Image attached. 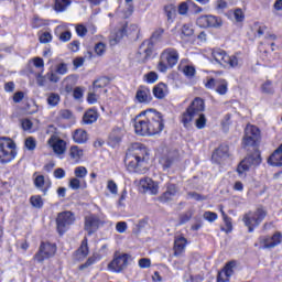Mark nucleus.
I'll use <instances>...</instances> for the list:
<instances>
[{"label": "nucleus", "instance_id": "f257e3e1", "mask_svg": "<svg viewBox=\"0 0 282 282\" xmlns=\"http://www.w3.org/2000/svg\"><path fill=\"white\" fill-rule=\"evenodd\" d=\"M134 131L137 135H158L164 131L162 112L148 109L135 116Z\"/></svg>", "mask_w": 282, "mask_h": 282}, {"label": "nucleus", "instance_id": "f03ea898", "mask_svg": "<svg viewBox=\"0 0 282 282\" xmlns=\"http://www.w3.org/2000/svg\"><path fill=\"white\" fill-rule=\"evenodd\" d=\"M127 160H131L128 163V171H130V173L144 175V173L149 171V169H147L149 162V149H147L144 144L133 143L130 148V153L127 154Z\"/></svg>", "mask_w": 282, "mask_h": 282}, {"label": "nucleus", "instance_id": "7ed1b4c3", "mask_svg": "<svg viewBox=\"0 0 282 282\" xmlns=\"http://www.w3.org/2000/svg\"><path fill=\"white\" fill-rule=\"evenodd\" d=\"M205 109H206V104L204 102V99H202V97L194 98L191 105L182 113L181 122L183 127H185V129H188L195 116H199L203 111H205Z\"/></svg>", "mask_w": 282, "mask_h": 282}, {"label": "nucleus", "instance_id": "20e7f679", "mask_svg": "<svg viewBox=\"0 0 282 282\" xmlns=\"http://www.w3.org/2000/svg\"><path fill=\"white\" fill-rule=\"evenodd\" d=\"M17 158V143L10 137H0V164H9Z\"/></svg>", "mask_w": 282, "mask_h": 282}, {"label": "nucleus", "instance_id": "39448f33", "mask_svg": "<svg viewBox=\"0 0 282 282\" xmlns=\"http://www.w3.org/2000/svg\"><path fill=\"white\" fill-rule=\"evenodd\" d=\"M180 61V53L173 47L165 48L160 56L158 69L161 73H166L169 68L175 67Z\"/></svg>", "mask_w": 282, "mask_h": 282}, {"label": "nucleus", "instance_id": "423d86ee", "mask_svg": "<svg viewBox=\"0 0 282 282\" xmlns=\"http://www.w3.org/2000/svg\"><path fill=\"white\" fill-rule=\"evenodd\" d=\"M268 212L263 207H259L256 212H248L243 215L242 221L248 228V232H254V228L261 225L265 219Z\"/></svg>", "mask_w": 282, "mask_h": 282}, {"label": "nucleus", "instance_id": "0eeeda50", "mask_svg": "<svg viewBox=\"0 0 282 282\" xmlns=\"http://www.w3.org/2000/svg\"><path fill=\"white\" fill-rule=\"evenodd\" d=\"M133 261V258L129 253H115L113 259L108 264V270L110 272H115L117 274H120L123 270H127L129 268V262Z\"/></svg>", "mask_w": 282, "mask_h": 282}, {"label": "nucleus", "instance_id": "6e6552de", "mask_svg": "<svg viewBox=\"0 0 282 282\" xmlns=\"http://www.w3.org/2000/svg\"><path fill=\"white\" fill-rule=\"evenodd\" d=\"M212 56L218 65H221L223 67H239V58H237L236 55L230 56L226 51L221 48L214 50L212 52Z\"/></svg>", "mask_w": 282, "mask_h": 282}, {"label": "nucleus", "instance_id": "1a4fd4ad", "mask_svg": "<svg viewBox=\"0 0 282 282\" xmlns=\"http://www.w3.org/2000/svg\"><path fill=\"white\" fill-rule=\"evenodd\" d=\"M74 221H76V216L74 213L69 210L59 213L56 218V228L58 235L63 236L66 234L67 230H69V226H72Z\"/></svg>", "mask_w": 282, "mask_h": 282}, {"label": "nucleus", "instance_id": "9d476101", "mask_svg": "<svg viewBox=\"0 0 282 282\" xmlns=\"http://www.w3.org/2000/svg\"><path fill=\"white\" fill-rule=\"evenodd\" d=\"M259 164H261V154L259 152L248 155L237 166L239 177L246 176V173L250 171V166H259Z\"/></svg>", "mask_w": 282, "mask_h": 282}, {"label": "nucleus", "instance_id": "9b49d317", "mask_svg": "<svg viewBox=\"0 0 282 282\" xmlns=\"http://www.w3.org/2000/svg\"><path fill=\"white\" fill-rule=\"evenodd\" d=\"M56 254V245H52L50 242H41L37 252L34 254V261L37 263H43L45 259H51Z\"/></svg>", "mask_w": 282, "mask_h": 282}, {"label": "nucleus", "instance_id": "f8f14e48", "mask_svg": "<svg viewBox=\"0 0 282 282\" xmlns=\"http://www.w3.org/2000/svg\"><path fill=\"white\" fill-rule=\"evenodd\" d=\"M260 250H272L282 243L281 231H275L272 236L259 237Z\"/></svg>", "mask_w": 282, "mask_h": 282}, {"label": "nucleus", "instance_id": "ddd939ff", "mask_svg": "<svg viewBox=\"0 0 282 282\" xmlns=\"http://www.w3.org/2000/svg\"><path fill=\"white\" fill-rule=\"evenodd\" d=\"M155 45L151 40H145L139 46L135 58L139 63H147L153 56V50Z\"/></svg>", "mask_w": 282, "mask_h": 282}, {"label": "nucleus", "instance_id": "4468645a", "mask_svg": "<svg viewBox=\"0 0 282 282\" xmlns=\"http://www.w3.org/2000/svg\"><path fill=\"white\" fill-rule=\"evenodd\" d=\"M261 138V131L256 126H247L245 129L243 147H254Z\"/></svg>", "mask_w": 282, "mask_h": 282}, {"label": "nucleus", "instance_id": "2eb2a0df", "mask_svg": "<svg viewBox=\"0 0 282 282\" xmlns=\"http://www.w3.org/2000/svg\"><path fill=\"white\" fill-rule=\"evenodd\" d=\"M196 25L198 28H221L224 25V22L221 21V18L216 17V15H200L196 20Z\"/></svg>", "mask_w": 282, "mask_h": 282}, {"label": "nucleus", "instance_id": "dca6fc26", "mask_svg": "<svg viewBox=\"0 0 282 282\" xmlns=\"http://www.w3.org/2000/svg\"><path fill=\"white\" fill-rule=\"evenodd\" d=\"M180 193V187L173 183H167L165 185V191L164 193L161 194L159 197V202L161 204H169V202H173L175 197H177V194Z\"/></svg>", "mask_w": 282, "mask_h": 282}, {"label": "nucleus", "instance_id": "f3484780", "mask_svg": "<svg viewBox=\"0 0 282 282\" xmlns=\"http://www.w3.org/2000/svg\"><path fill=\"white\" fill-rule=\"evenodd\" d=\"M100 228V217L96 214H90L85 217L84 230L88 232L89 236L94 235Z\"/></svg>", "mask_w": 282, "mask_h": 282}, {"label": "nucleus", "instance_id": "a211bd4d", "mask_svg": "<svg viewBox=\"0 0 282 282\" xmlns=\"http://www.w3.org/2000/svg\"><path fill=\"white\" fill-rule=\"evenodd\" d=\"M48 144L50 147H52L56 155H63L67 151V142L58 138L56 134L51 135V138L48 139Z\"/></svg>", "mask_w": 282, "mask_h": 282}, {"label": "nucleus", "instance_id": "6ab92c4d", "mask_svg": "<svg viewBox=\"0 0 282 282\" xmlns=\"http://www.w3.org/2000/svg\"><path fill=\"white\" fill-rule=\"evenodd\" d=\"M135 100L143 105H149L153 97L151 96V89L147 86H140L135 94Z\"/></svg>", "mask_w": 282, "mask_h": 282}, {"label": "nucleus", "instance_id": "aec40b11", "mask_svg": "<svg viewBox=\"0 0 282 282\" xmlns=\"http://www.w3.org/2000/svg\"><path fill=\"white\" fill-rule=\"evenodd\" d=\"M188 240L184 236L176 237L174 240V257H180L186 250Z\"/></svg>", "mask_w": 282, "mask_h": 282}, {"label": "nucleus", "instance_id": "412c9836", "mask_svg": "<svg viewBox=\"0 0 282 282\" xmlns=\"http://www.w3.org/2000/svg\"><path fill=\"white\" fill-rule=\"evenodd\" d=\"M152 94L154 98H158V100H164L169 94V86H166L164 83H159L153 87Z\"/></svg>", "mask_w": 282, "mask_h": 282}, {"label": "nucleus", "instance_id": "4be33fe9", "mask_svg": "<svg viewBox=\"0 0 282 282\" xmlns=\"http://www.w3.org/2000/svg\"><path fill=\"white\" fill-rule=\"evenodd\" d=\"M140 186H142L144 191H150L151 195H158L159 186L153 182V180L149 177L141 178Z\"/></svg>", "mask_w": 282, "mask_h": 282}, {"label": "nucleus", "instance_id": "5701e85b", "mask_svg": "<svg viewBox=\"0 0 282 282\" xmlns=\"http://www.w3.org/2000/svg\"><path fill=\"white\" fill-rule=\"evenodd\" d=\"M268 163L271 166H282V143L279 148L270 155Z\"/></svg>", "mask_w": 282, "mask_h": 282}, {"label": "nucleus", "instance_id": "b1692460", "mask_svg": "<svg viewBox=\"0 0 282 282\" xmlns=\"http://www.w3.org/2000/svg\"><path fill=\"white\" fill-rule=\"evenodd\" d=\"M108 142L111 147H116L122 142V129L113 128L108 137Z\"/></svg>", "mask_w": 282, "mask_h": 282}, {"label": "nucleus", "instance_id": "393cba45", "mask_svg": "<svg viewBox=\"0 0 282 282\" xmlns=\"http://www.w3.org/2000/svg\"><path fill=\"white\" fill-rule=\"evenodd\" d=\"M189 8H195V12H202V7L197 6L193 0H187L178 6V14H187Z\"/></svg>", "mask_w": 282, "mask_h": 282}, {"label": "nucleus", "instance_id": "a878e982", "mask_svg": "<svg viewBox=\"0 0 282 282\" xmlns=\"http://www.w3.org/2000/svg\"><path fill=\"white\" fill-rule=\"evenodd\" d=\"M98 116L99 115H98L97 109L90 108V109L86 110L83 116L84 124H94V122H97Z\"/></svg>", "mask_w": 282, "mask_h": 282}, {"label": "nucleus", "instance_id": "bb28decb", "mask_svg": "<svg viewBox=\"0 0 282 282\" xmlns=\"http://www.w3.org/2000/svg\"><path fill=\"white\" fill-rule=\"evenodd\" d=\"M228 151L229 148L226 144H221L219 148H217L212 158L215 160V162H219V160H223V158H228Z\"/></svg>", "mask_w": 282, "mask_h": 282}, {"label": "nucleus", "instance_id": "cd10ccee", "mask_svg": "<svg viewBox=\"0 0 282 282\" xmlns=\"http://www.w3.org/2000/svg\"><path fill=\"white\" fill-rule=\"evenodd\" d=\"M73 140L76 144H85L89 138L84 129H77L73 133Z\"/></svg>", "mask_w": 282, "mask_h": 282}, {"label": "nucleus", "instance_id": "c85d7f7f", "mask_svg": "<svg viewBox=\"0 0 282 282\" xmlns=\"http://www.w3.org/2000/svg\"><path fill=\"white\" fill-rule=\"evenodd\" d=\"M163 10L167 19V23H173V21H175V17H177V9L175 8V6L166 4Z\"/></svg>", "mask_w": 282, "mask_h": 282}, {"label": "nucleus", "instance_id": "c756f323", "mask_svg": "<svg viewBox=\"0 0 282 282\" xmlns=\"http://www.w3.org/2000/svg\"><path fill=\"white\" fill-rule=\"evenodd\" d=\"M216 91L219 96L228 94V82L226 79H217Z\"/></svg>", "mask_w": 282, "mask_h": 282}, {"label": "nucleus", "instance_id": "7c9ffc66", "mask_svg": "<svg viewBox=\"0 0 282 282\" xmlns=\"http://www.w3.org/2000/svg\"><path fill=\"white\" fill-rule=\"evenodd\" d=\"M34 184L37 188H40V191H42L43 195H47V191H50V184L43 188V186H45V176H36L34 180Z\"/></svg>", "mask_w": 282, "mask_h": 282}, {"label": "nucleus", "instance_id": "2f4dec72", "mask_svg": "<svg viewBox=\"0 0 282 282\" xmlns=\"http://www.w3.org/2000/svg\"><path fill=\"white\" fill-rule=\"evenodd\" d=\"M108 85L109 79L107 77H100L93 83L91 89H94L97 93H100L98 89H105V87Z\"/></svg>", "mask_w": 282, "mask_h": 282}, {"label": "nucleus", "instance_id": "473e14b6", "mask_svg": "<svg viewBox=\"0 0 282 282\" xmlns=\"http://www.w3.org/2000/svg\"><path fill=\"white\" fill-rule=\"evenodd\" d=\"M235 268H237V261H229L223 270L224 275L230 279L235 274Z\"/></svg>", "mask_w": 282, "mask_h": 282}, {"label": "nucleus", "instance_id": "72a5a7b5", "mask_svg": "<svg viewBox=\"0 0 282 282\" xmlns=\"http://www.w3.org/2000/svg\"><path fill=\"white\" fill-rule=\"evenodd\" d=\"M72 3L69 0H55V11L56 12H65L67 7Z\"/></svg>", "mask_w": 282, "mask_h": 282}, {"label": "nucleus", "instance_id": "f704fd0d", "mask_svg": "<svg viewBox=\"0 0 282 282\" xmlns=\"http://www.w3.org/2000/svg\"><path fill=\"white\" fill-rule=\"evenodd\" d=\"M223 219L226 228H221L224 232H232V219L226 215V212H221Z\"/></svg>", "mask_w": 282, "mask_h": 282}, {"label": "nucleus", "instance_id": "c9c22d12", "mask_svg": "<svg viewBox=\"0 0 282 282\" xmlns=\"http://www.w3.org/2000/svg\"><path fill=\"white\" fill-rule=\"evenodd\" d=\"M58 102H61V95L51 93L47 97V105H50V107H57Z\"/></svg>", "mask_w": 282, "mask_h": 282}, {"label": "nucleus", "instance_id": "e433bc0d", "mask_svg": "<svg viewBox=\"0 0 282 282\" xmlns=\"http://www.w3.org/2000/svg\"><path fill=\"white\" fill-rule=\"evenodd\" d=\"M98 96H100V93L90 88L87 96V102L89 105H96V102H98Z\"/></svg>", "mask_w": 282, "mask_h": 282}, {"label": "nucleus", "instance_id": "4c0bfd02", "mask_svg": "<svg viewBox=\"0 0 282 282\" xmlns=\"http://www.w3.org/2000/svg\"><path fill=\"white\" fill-rule=\"evenodd\" d=\"M162 34H164V29H162V28L156 29L152 33L151 37L148 41H151L153 43V45H155V43H158V41L162 40Z\"/></svg>", "mask_w": 282, "mask_h": 282}, {"label": "nucleus", "instance_id": "58836bf2", "mask_svg": "<svg viewBox=\"0 0 282 282\" xmlns=\"http://www.w3.org/2000/svg\"><path fill=\"white\" fill-rule=\"evenodd\" d=\"M30 204L33 208H43V198L41 195L31 196Z\"/></svg>", "mask_w": 282, "mask_h": 282}, {"label": "nucleus", "instance_id": "ea45409f", "mask_svg": "<svg viewBox=\"0 0 282 282\" xmlns=\"http://www.w3.org/2000/svg\"><path fill=\"white\" fill-rule=\"evenodd\" d=\"M74 175L77 180H85L87 177V167L85 166H77L74 170Z\"/></svg>", "mask_w": 282, "mask_h": 282}, {"label": "nucleus", "instance_id": "a19ab883", "mask_svg": "<svg viewBox=\"0 0 282 282\" xmlns=\"http://www.w3.org/2000/svg\"><path fill=\"white\" fill-rule=\"evenodd\" d=\"M161 164H163V169L166 171V169H171L175 164V158L171 155L164 156L161 159Z\"/></svg>", "mask_w": 282, "mask_h": 282}, {"label": "nucleus", "instance_id": "79ce46f5", "mask_svg": "<svg viewBox=\"0 0 282 282\" xmlns=\"http://www.w3.org/2000/svg\"><path fill=\"white\" fill-rule=\"evenodd\" d=\"M69 155L73 160H80V158H83V150H80L77 145H73L70 148Z\"/></svg>", "mask_w": 282, "mask_h": 282}, {"label": "nucleus", "instance_id": "37998d69", "mask_svg": "<svg viewBox=\"0 0 282 282\" xmlns=\"http://www.w3.org/2000/svg\"><path fill=\"white\" fill-rule=\"evenodd\" d=\"M192 218H193V212L187 210L186 213L180 216L178 225L184 226V224H188V221H191Z\"/></svg>", "mask_w": 282, "mask_h": 282}, {"label": "nucleus", "instance_id": "c03bdc74", "mask_svg": "<svg viewBox=\"0 0 282 282\" xmlns=\"http://www.w3.org/2000/svg\"><path fill=\"white\" fill-rule=\"evenodd\" d=\"M262 94H274V87H272V80L268 79L264 84L261 86Z\"/></svg>", "mask_w": 282, "mask_h": 282}, {"label": "nucleus", "instance_id": "a18cd8bd", "mask_svg": "<svg viewBox=\"0 0 282 282\" xmlns=\"http://www.w3.org/2000/svg\"><path fill=\"white\" fill-rule=\"evenodd\" d=\"M195 31L193 30V26L191 24H183L181 29L182 36H193Z\"/></svg>", "mask_w": 282, "mask_h": 282}, {"label": "nucleus", "instance_id": "49530a36", "mask_svg": "<svg viewBox=\"0 0 282 282\" xmlns=\"http://www.w3.org/2000/svg\"><path fill=\"white\" fill-rule=\"evenodd\" d=\"M58 117L62 120H72L74 118V112H72V110L68 109H62L58 112Z\"/></svg>", "mask_w": 282, "mask_h": 282}, {"label": "nucleus", "instance_id": "de8ad7c7", "mask_svg": "<svg viewBox=\"0 0 282 282\" xmlns=\"http://www.w3.org/2000/svg\"><path fill=\"white\" fill-rule=\"evenodd\" d=\"M158 78H159V75L155 72H150L144 75V80L149 85H153V83H155L158 80Z\"/></svg>", "mask_w": 282, "mask_h": 282}, {"label": "nucleus", "instance_id": "09e8293b", "mask_svg": "<svg viewBox=\"0 0 282 282\" xmlns=\"http://www.w3.org/2000/svg\"><path fill=\"white\" fill-rule=\"evenodd\" d=\"M107 52V45L102 42H98L95 45V53L97 56H102Z\"/></svg>", "mask_w": 282, "mask_h": 282}, {"label": "nucleus", "instance_id": "8fccbe9b", "mask_svg": "<svg viewBox=\"0 0 282 282\" xmlns=\"http://www.w3.org/2000/svg\"><path fill=\"white\" fill-rule=\"evenodd\" d=\"M107 189L111 195H118V184L113 180H109L107 183Z\"/></svg>", "mask_w": 282, "mask_h": 282}, {"label": "nucleus", "instance_id": "3c124183", "mask_svg": "<svg viewBox=\"0 0 282 282\" xmlns=\"http://www.w3.org/2000/svg\"><path fill=\"white\" fill-rule=\"evenodd\" d=\"M77 252L83 257H87L89 254V247L87 246V239H84L82 246L78 248Z\"/></svg>", "mask_w": 282, "mask_h": 282}, {"label": "nucleus", "instance_id": "603ef678", "mask_svg": "<svg viewBox=\"0 0 282 282\" xmlns=\"http://www.w3.org/2000/svg\"><path fill=\"white\" fill-rule=\"evenodd\" d=\"M24 145L26 147L28 151H34V149H36V140L32 137H29L25 140Z\"/></svg>", "mask_w": 282, "mask_h": 282}, {"label": "nucleus", "instance_id": "864d4df0", "mask_svg": "<svg viewBox=\"0 0 282 282\" xmlns=\"http://www.w3.org/2000/svg\"><path fill=\"white\" fill-rule=\"evenodd\" d=\"M183 74L187 78H193L195 76V74H196V70H195L194 66L187 65V66L184 67Z\"/></svg>", "mask_w": 282, "mask_h": 282}, {"label": "nucleus", "instance_id": "5fc2aeb1", "mask_svg": "<svg viewBox=\"0 0 282 282\" xmlns=\"http://www.w3.org/2000/svg\"><path fill=\"white\" fill-rule=\"evenodd\" d=\"M197 129H204L206 127V115L200 113L198 115V119L196 120Z\"/></svg>", "mask_w": 282, "mask_h": 282}, {"label": "nucleus", "instance_id": "6e6d98bb", "mask_svg": "<svg viewBox=\"0 0 282 282\" xmlns=\"http://www.w3.org/2000/svg\"><path fill=\"white\" fill-rule=\"evenodd\" d=\"M68 186L69 188H72V191H78L80 188V180H78L77 177L70 178Z\"/></svg>", "mask_w": 282, "mask_h": 282}, {"label": "nucleus", "instance_id": "4d7b16f0", "mask_svg": "<svg viewBox=\"0 0 282 282\" xmlns=\"http://www.w3.org/2000/svg\"><path fill=\"white\" fill-rule=\"evenodd\" d=\"M234 17H235L237 23H242V21L246 19V14H243V10H241V9H236L234 11Z\"/></svg>", "mask_w": 282, "mask_h": 282}, {"label": "nucleus", "instance_id": "13d9d810", "mask_svg": "<svg viewBox=\"0 0 282 282\" xmlns=\"http://www.w3.org/2000/svg\"><path fill=\"white\" fill-rule=\"evenodd\" d=\"M59 41L62 43H67L68 41H72V31H64L59 34Z\"/></svg>", "mask_w": 282, "mask_h": 282}, {"label": "nucleus", "instance_id": "bf43d9fd", "mask_svg": "<svg viewBox=\"0 0 282 282\" xmlns=\"http://www.w3.org/2000/svg\"><path fill=\"white\" fill-rule=\"evenodd\" d=\"M188 196L192 199H195V202H204V200H206V196H204V195H202L199 193H196V192H189Z\"/></svg>", "mask_w": 282, "mask_h": 282}, {"label": "nucleus", "instance_id": "052dcab7", "mask_svg": "<svg viewBox=\"0 0 282 282\" xmlns=\"http://www.w3.org/2000/svg\"><path fill=\"white\" fill-rule=\"evenodd\" d=\"M204 219H206V221H216L217 219V213L215 212H205L204 213Z\"/></svg>", "mask_w": 282, "mask_h": 282}, {"label": "nucleus", "instance_id": "680f3d73", "mask_svg": "<svg viewBox=\"0 0 282 282\" xmlns=\"http://www.w3.org/2000/svg\"><path fill=\"white\" fill-rule=\"evenodd\" d=\"M68 50H70V52H78L80 50V41L74 40L70 42L68 44Z\"/></svg>", "mask_w": 282, "mask_h": 282}, {"label": "nucleus", "instance_id": "e2e57ef3", "mask_svg": "<svg viewBox=\"0 0 282 282\" xmlns=\"http://www.w3.org/2000/svg\"><path fill=\"white\" fill-rule=\"evenodd\" d=\"M67 72H68L67 64L61 63L59 65H57V68H56L57 74H59L61 76H65Z\"/></svg>", "mask_w": 282, "mask_h": 282}, {"label": "nucleus", "instance_id": "0e129e2a", "mask_svg": "<svg viewBox=\"0 0 282 282\" xmlns=\"http://www.w3.org/2000/svg\"><path fill=\"white\" fill-rule=\"evenodd\" d=\"M76 33H77V36H87V28L83 24H78L76 26Z\"/></svg>", "mask_w": 282, "mask_h": 282}, {"label": "nucleus", "instance_id": "69168bd1", "mask_svg": "<svg viewBox=\"0 0 282 282\" xmlns=\"http://www.w3.org/2000/svg\"><path fill=\"white\" fill-rule=\"evenodd\" d=\"M151 265V259L149 258H141L139 260V268L147 269Z\"/></svg>", "mask_w": 282, "mask_h": 282}, {"label": "nucleus", "instance_id": "338daca9", "mask_svg": "<svg viewBox=\"0 0 282 282\" xmlns=\"http://www.w3.org/2000/svg\"><path fill=\"white\" fill-rule=\"evenodd\" d=\"M52 41V33L50 32H44L40 36V43H50Z\"/></svg>", "mask_w": 282, "mask_h": 282}, {"label": "nucleus", "instance_id": "774afa93", "mask_svg": "<svg viewBox=\"0 0 282 282\" xmlns=\"http://www.w3.org/2000/svg\"><path fill=\"white\" fill-rule=\"evenodd\" d=\"M116 230H117V232H120V234L127 232V223L126 221L117 223Z\"/></svg>", "mask_w": 282, "mask_h": 282}]
</instances>
